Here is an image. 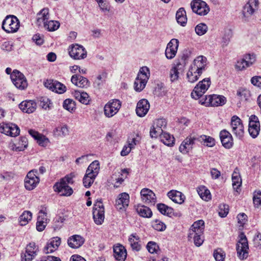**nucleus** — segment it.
Segmentation results:
<instances>
[{"instance_id": "34", "label": "nucleus", "mask_w": 261, "mask_h": 261, "mask_svg": "<svg viewBox=\"0 0 261 261\" xmlns=\"http://www.w3.org/2000/svg\"><path fill=\"white\" fill-rule=\"evenodd\" d=\"M167 195L173 202L178 204H182L185 199V195L181 192L176 190L169 191Z\"/></svg>"}, {"instance_id": "38", "label": "nucleus", "mask_w": 261, "mask_h": 261, "mask_svg": "<svg viewBox=\"0 0 261 261\" xmlns=\"http://www.w3.org/2000/svg\"><path fill=\"white\" fill-rule=\"evenodd\" d=\"M201 74V72L193 70V68L190 67L187 73V79L189 83H194L198 80Z\"/></svg>"}, {"instance_id": "47", "label": "nucleus", "mask_w": 261, "mask_h": 261, "mask_svg": "<svg viewBox=\"0 0 261 261\" xmlns=\"http://www.w3.org/2000/svg\"><path fill=\"white\" fill-rule=\"evenodd\" d=\"M159 136H160L161 141L165 145L171 146L174 143V137L169 134L163 132V133L159 134Z\"/></svg>"}, {"instance_id": "53", "label": "nucleus", "mask_w": 261, "mask_h": 261, "mask_svg": "<svg viewBox=\"0 0 261 261\" xmlns=\"http://www.w3.org/2000/svg\"><path fill=\"white\" fill-rule=\"evenodd\" d=\"M140 137L138 134H134L131 137H129L127 139V144L132 148H134L135 146L138 144L140 141Z\"/></svg>"}, {"instance_id": "45", "label": "nucleus", "mask_w": 261, "mask_h": 261, "mask_svg": "<svg viewBox=\"0 0 261 261\" xmlns=\"http://www.w3.org/2000/svg\"><path fill=\"white\" fill-rule=\"evenodd\" d=\"M236 169L232 174V181L233 188L237 190L242 185V179L240 173Z\"/></svg>"}, {"instance_id": "26", "label": "nucleus", "mask_w": 261, "mask_h": 261, "mask_svg": "<svg viewBox=\"0 0 261 261\" xmlns=\"http://www.w3.org/2000/svg\"><path fill=\"white\" fill-rule=\"evenodd\" d=\"M61 242V238L58 237L51 238L44 247V253L46 254L50 253L57 250L60 245Z\"/></svg>"}, {"instance_id": "42", "label": "nucleus", "mask_w": 261, "mask_h": 261, "mask_svg": "<svg viewBox=\"0 0 261 261\" xmlns=\"http://www.w3.org/2000/svg\"><path fill=\"white\" fill-rule=\"evenodd\" d=\"M156 206L159 211L164 215L171 217L174 214L173 209L165 204L159 203Z\"/></svg>"}, {"instance_id": "29", "label": "nucleus", "mask_w": 261, "mask_h": 261, "mask_svg": "<svg viewBox=\"0 0 261 261\" xmlns=\"http://www.w3.org/2000/svg\"><path fill=\"white\" fill-rule=\"evenodd\" d=\"M114 256L118 261H124L127 253L125 247L122 245L114 246L113 248Z\"/></svg>"}, {"instance_id": "10", "label": "nucleus", "mask_w": 261, "mask_h": 261, "mask_svg": "<svg viewBox=\"0 0 261 261\" xmlns=\"http://www.w3.org/2000/svg\"><path fill=\"white\" fill-rule=\"evenodd\" d=\"M37 169H33L29 171L24 179V187L28 190L34 189L40 182V178L37 175Z\"/></svg>"}, {"instance_id": "12", "label": "nucleus", "mask_w": 261, "mask_h": 261, "mask_svg": "<svg viewBox=\"0 0 261 261\" xmlns=\"http://www.w3.org/2000/svg\"><path fill=\"white\" fill-rule=\"evenodd\" d=\"M198 139L197 136L190 135L181 142L179 147V151L184 154L188 153L193 149L195 142Z\"/></svg>"}, {"instance_id": "6", "label": "nucleus", "mask_w": 261, "mask_h": 261, "mask_svg": "<svg viewBox=\"0 0 261 261\" xmlns=\"http://www.w3.org/2000/svg\"><path fill=\"white\" fill-rule=\"evenodd\" d=\"M211 83L210 78H205L200 81L192 92L191 94L192 97L196 99L203 95L210 87Z\"/></svg>"}, {"instance_id": "62", "label": "nucleus", "mask_w": 261, "mask_h": 261, "mask_svg": "<svg viewBox=\"0 0 261 261\" xmlns=\"http://www.w3.org/2000/svg\"><path fill=\"white\" fill-rule=\"evenodd\" d=\"M170 80L171 82L176 81L179 77V72L176 66L173 67L170 70Z\"/></svg>"}, {"instance_id": "23", "label": "nucleus", "mask_w": 261, "mask_h": 261, "mask_svg": "<svg viewBox=\"0 0 261 261\" xmlns=\"http://www.w3.org/2000/svg\"><path fill=\"white\" fill-rule=\"evenodd\" d=\"M259 2L258 0H249L244 6L243 13L244 16L252 15L258 10Z\"/></svg>"}, {"instance_id": "13", "label": "nucleus", "mask_w": 261, "mask_h": 261, "mask_svg": "<svg viewBox=\"0 0 261 261\" xmlns=\"http://www.w3.org/2000/svg\"><path fill=\"white\" fill-rule=\"evenodd\" d=\"M193 12L199 15H205L210 11V8L205 2L201 0H194L191 3Z\"/></svg>"}, {"instance_id": "22", "label": "nucleus", "mask_w": 261, "mask_h": 261, "mask_svg": "<svg viewBox=\"0 0 261 261\" xmlns=\"http://www.w3.org/2000/svg\"><path fill=\"white\" fill-rule=\"evenodd\" d=\"M53 188L54 191L61 196H69L73 193V190L70 187L61 181L56 182Z\"/></svg>"}, {"instance_id": "25", "label": "nucleus", "mask_w": 261, "mask_h": 261, "mask_svg": "<svg viewBox=\"0 0 261 261\" xmlns=\"http://www.w3.org/2000/svg\"><path fill=\"white\" fill-rule=\"evenodd\" d=\"M221 142L223 147L227 149L231 148L233 144V138L230 133L226 129L220 133Z\"/></svg>"}, {"instance_id": "59", "label": "nucleus", "mask_w": 261, "mask_h": 261, "mask_svg": "<svg viewBox=\"0 0 261 261\" xmlns=\"http://www.w3.org/2000/svg\"><path fill=\"white\" fill-rule=\"evenodd\" d=\"M229 212V206L225 204H220L219 206V215L221 217H225Z\"/></svg>"}, {"instance_id": "24", "label": "nucleus", "mask_w": 261, "mask_h": 261, "mask_svg": "<svg viewBox=\"0 0 261 261\" xmlns=\"http://www.w3.org/2000/svg\"><path fill=\"white\" fill-rule=\"evenodd\" d=\"M150 108V104L146 99L140 100L137 104L136 109L137 115L140 117L145 116L148 113Z\"/></svg>"}, {"instance_id": "49", "label": "nucleus", "mask_w": 261, "mask_h": 261, "mask_svg": "<svg viewBox=\"0 0 261 261\" xmlns=\"http://www.w3.org/2000/svg\"><path fill=\"white\" fill-rule=\"evenodd\" d=\"M199 139L197 141L203 142V144L208 147H213L215 145V140L211 136L201 135L198 137Z\"/></svg>"}, {"instance_id": "43", "label": "nucleus", "mask_w": 261, "mask_h": 261, "mask_svg": "<svg viewBox=\"0 0 261 261\" xmlns=\"http://www.w3.org/2000/svg\"><path fill=\"white\" fill-rule=\"evenodd\" d=\"M32 219V213L29 211H25L20 216L19 222L21 226L26 225Z\"/></svg>"}, {"instance_id": "17", "label": "nucleus", "mask_w": 261, "mask_h": 261, "mask_svg": "<svg viewBox=\"0 0 261 261\" xmlns=\"http://www.w3.org/2000/svg\"><path fill=\"white\" fill-rule=\"evenodd\" d=\"M260 130V123L258 118L255 115H251L249 118L248 132L250 136L256 138L259 134Z\"/></svg>"}, {"instance_id": "20", "label": "nucleus", "mask_w": 261, "mask_h": 261, "mask_svg": "<svg viewBox=\"0 0 261 261\" xmlns=\"http://www.w3.org/2000/svg\"><path fill=\"white\" fill-rule=\"evenodd\" d=\"M207 59L203 56L197 57L191 65L190 67L201 73L206 69Z\"/></svg>"}, {"instance_id": "32", "label": "nucleus", "mask_w": 261, "mask_h": 261, "mask_svg": "<svg viewBox=\"0 0 261 261\" xmlns=\"http://www.w3.org/2000/svg\"><path fill=\"white\" fill-rule=\"evenodd\" d=\"M85 239L80 235H73L68 239L67 243L72 248H78L84 243Z\"/></svg>"}, {"instance_id": "27", "label": "nucleus", "mask_w": 261, "mask_h": 261, "mask_svg": "<svg viewBox=\"0 0 261 261\" xmlns=\"http://www.w3.org/2000/svg\"><path fill=\"white\" fill-rule=\"evenodd\" d=\"M29 133L37 141L38 144L41 146L46 147L50 143L49 139L47 137L35 130L30 129L29 130Z\"/></svg>"}, {"instance_id": "41", "label": "nucleus", "mask_w": 261, "mask_h": 261, "mask_svg": "<svg viewBox=\"0 0 261 261\" xmlns=\"http://www.w3.org/2000/svg\"><path fill=\"white\" fill-rule=\"evenodd\" d=\"M177 22L182 26H184L187 21L186 13L184 8H179L176 13Z\"/></svg>"}, {"instance_id": "30", "label": "nucleus", "mask_w": 261, "mask_h": 261, "mask_svg": "<svg viewBox=\"0 0 261 261\" xmlns=\"http://www.w3.org/2000/svg\"><path fill=\"white\" fill-rule=\"evenodd\" d=\"M209 106L218 107L225 104L226 98L223 95L213 94L209 95Z\"/></svg>"}, {"instance_id": "56", "label": "nucleus", "mask_w": 261, "mask_h": 261, "mask_svg": "<svg viewBox=\"0 0 261 261\" xmlns=\"http://www.w3.org/2000/svg\"><path fill=\"white\" fill-rule=\"evenodd\" d=\"M107 78V73L106 71H102L97 76L95 83L100 88L105 83Z\"/></svg>"}, {"instance_id": "15", "label": "nucleus", "mask_w": 261, "mask_h": 261, "mask_svg": "<svg viewBox=\"0 0 261 261\" xmlns=\"http://www.w3.org/2000/svg\"><path fill=\"white\" fill-rule=\"evenodd\" d=\"M167 122L165 119H156L153 124L152 127L150 130V136L151 138H156L159 134L163 132V129L166 127Z\"/></svg>"}, {"instance_id": "14", "label": "nucleus", "mask_w": 261, "mask_h": 261, "mask_svg": "<svg viewBox=\"0 0 261 261\" xmlns=\"http://www.w3.org/2000/svg\"><path fill=\"white\" fill-rule=\"evenodd\" d=\"M0 132L7 136L16 137L19 134L20 129L15 124L2 123L0 124Z\"/></svg>"}, {"instance_id": "57", "label": "nucleus", "mask_w": 261, "mask_h": 261, "mask_svg": "<svg viewBox=\"0 0 261 261\" xmlns=\"http://www.w3.org/2000/svg\"><path fill=\"white\" fill-rule=\"evenodd\" d=\"M152 225L153 228L157 231H163L166 228V225L165 224L158 219L155 220L152 222Z\"/></svg>"}, {"instance_id": "44", "label": "nucleus", "mask_w": 261, "mask_h": 261, "mask_svg": "<svg viewBox=\"0 0 261 261\" xmlns=\"http://www.w3.org/2000/svg\"><path fill=\"white\" fill-rule=\"evenodd\" d=\"M197 192L200 197L205 201H208L211 199V194L210 191L205 186H200L197 188Z\"/></svg>"}, {"instance_id": "61", "label": "nucleus", "mask_w": 261, "mask_h": 261, "mask_svg": "<svg viewBox=\"0 0 261 261\" xmlns=\"http://www.w3.org/2000/svg\"><path fill=\"white\" fill-rule=\"evenodd\" d=\"M248 67L249 66L244 58L238 60L236 64V68L239 70H242Z\"/></svg>"}, {"instance_id": "7", "label": "nucleus", "mask_w": 261, "mask_h": 261, "mask_svg": "<svg viewBox=\"0 0 261 261\" xmlns=\"http://www.w3.org/2000/svg\"><path fill=\"white\" fill-rule=\"evenodd\" d=\"M11 81L15 86L20 89L24 90L28 87L26 77L21 72L14 70L10 76Z\"/></svg>"}, {"instance_id": "21", "label": "nucleus", "mask_w": 261, "mask_h": 261, "mask_svg": "<svg viewBox=\"0 0 261 261\" xmlns=\"http://www.w3.org/2000/svg\"><path fill=\"white\" fill-rule=\"evenodd\" d=\"M142 201L147 204L154 205L156 202L155 194L147 188L143 189L140 192Z\"/></svg>"}, {"instance_id": "5", "label": "nucleus", "mask_w": 261, "mask_h": 261, "mask_svg": "<svg viewBox=\"0 0 261 261\" xmlns=\"http://www.w3.org/2000/svg\"><path fill=\"white\" fill-rule=\"evenodd\" d=\"M93 217L97 225H101L105 219V208L101 199L97 200L94 204Z\"/></svg>"}, {"instance_id": "33", "label": "nucleus", "mask_w": 261, "mask_h": 261, "mask_svg": "<svg viewBox=\"0 0 261 261\" xmlns=\"http://www.w3.org/2000/svg\"><path fill=\"white\" fill-rule=\"evenodd\" d=\"M19 108L27 113H32L36 109V103L33 100H25L21 102L19 105Z\"/></svg>"}, {"instance_id": "50", "label": "nucleus", "mask_w": 261, "mask_h": 261, "mask_svg": "<svg viewBox=\"0 0 261 261\" xmlns=\"http://www.w3.org/2000/svg\"><path fill=\"white\" fill-rule=\"evenodd\" d=\"M55 136L63 137L68 135L69 130L66 125H59L54 130Z\"/></svg>"}, {"instance_id": "1", "label": "nucleus", "mask_w": 261, "mask_h": 261, "mask_svg": "<svg viewBox=\"0 0 261 261\" xmlns=\"http://www.w3.org/2000/svg\"><path fill=\"white\" fill-rule=\"evenodd\" d=\"M100 170L99 162L97 160L92 162L88 166L83 178V185L89 188L93 183Z\"/></svg>"}, {"instance_id": "39", "label": "nucleus", "mask_w": 261, "mask_h": 261, "mask_svg": "<svg viewBox=\"0 0 261 261\" xmlns=\"http://www.w3.org/2000/svg\"><path fill=\"white\" fill-rule=\"evenodd\" d=\"M28 144L27 138L21 137L17 143L13 144V150L16 151H23L27 147Z\"/></svg>"}, {"instance_id": "46", "label": "nucleus", "mask_w": 261, "mask_h": 261, "mask_svg": "<svg viewBox=\"0 0 261 261\" xmlns=\"http://www.w3.org/2000/svg\"><path fill=\"white\" fill-rule=\"evenodd\" d=\"M49 17V9L48 8H45L42 9L39 13H38L37 20L38 23H40L43 22L44 23V22L48 20Z\"/></svg>"}, {"instance_id": "28", "label": "nucleus", "mask_w": 261, "mask_h": 261, "mask_svg": "<svg viewBox=\"0 0 261 261\" xmlns=\"http://www.w3.org/2000/svg\"><path fill=\"white\" fill-rule=\"evenodd\" d=\"M71 82L80 88H87L90 85V83L87 78L79 74L72 75L71 78Z\"/></svg>"}, {"instance_id": "18", "label": "nucleus", "mask_w": 261, "mask_h": 261, "mask_svg": "<svg viewBox=\"0 0 261 261\" xmlns=\"http://www.w3.org/2000/svg\"><path fill=\"white\" fill-rule=\"evenodd\" d=\"M38 247L34 242L30 243L25 248V252L21 255L22 261H31L37 255Z\"/></svg>"}, {"instance_id": "11", "label": "nucleus", "mask_w": 261, "mask_h": 261, "mask_svg": "<svg viewBox=\"0 0 261 261\" xmlns=\"http://www.w3.org/2000/svg\"><path fill=\"white\" fill-rule=\"evenodd\" d=\"M230 125L231 130L236 137L241 139L244 134V125L241 119L236 115L231 118Z\"/></svg>"}, {"instance_id": "8", "label": "nucleus", "mask_w": 261, "mask_h": 261, "mask_svg": "<svg viewBox=\"0 0 261 261\" xmlns=\"http://www.w3.org/2000/svg\"><path fill=\"white\" fill-rule=\"evenodd\" d=\"M68 52L70 57L74 60L84 59L87 57V52L83 46L73 44L69 46Z\"/></svg>"}, {"instance_id": "2", "label": "nucleus", "mask_w": 261, "mask_h": 261, "mask_svg": "<svg viewBox=\"0 0 261 261\" xmlns=\"http://www.w3.org/2000/svg\"><path fill=\"white\" fill-rule=\"evenodd\" d=\"M150 76L149 69L146 66L141 67L134 83L136 91H141L145 87Z\"/></svg>"}, {"instance_id": "54", "label": "nucleus", "mask_w": 261, "mask_h": 261, "mask_svg": "<svg viewBox=\"0 0 261 261\" xmlns=\"http://www.w3.org/2000/svg\"><path fill=\"white\" fill-rule=\"evenodd\" d=\"M63 107L69 112H72L75 109V103L71 99H66L64 101Z\"/></svg>"}, {"instance_id": "58", "label": "nucleus", "mask_w": 261, "mask_h": 261, "mask_svg": "<svg viewBox=\"0 0 261 261\" xmlns=\"http://www.w3.org/2000/svg\"><path fill=\"white\" fill-rule=\"evenodd\" d=\"M195 31L198 35L201 36L207 32V27L205 24L201 23L196 26Z\"/></svg>"}, {"instance_id": "4", "label": "nucleus", "mask_w": 261, "mask_h": 261, "mask_svg": "<svg viewBox=\"0 0 261 261\" xmlns=\"http://www.w3.org/2000/svg\"><path fill=\"white\" fill-rule=\"evenodd\" d=\"M236 249L237 255L240 259L247 258L248 256L249 247L247 239L244 234H241L240 239L237 244Z\"/></svg>"}, {"instance_id": "48", "label": "nucleus", "mask_w": 261, "mask_h": 261, "mask_svg": "<svg viewBox=\"0 0 261 261\" xmlns=\"http://www.w3.org/2000/svg\"><path fill=\"white\" fill-rule=\"evenodd\" d=\"M204 228V222L202 220H199L193 223L190 230L197 232V234H203Z\"/></svg>"}, {"instance_id": "36", "label": "nucleus", "mask_w": 261, "mask_h": 261, "mask_svg": "<svg viewBox=\"0 0 261 261\" xmlns=\"http://www.w3.org/2000/svg\"><path fill=\"white\" fill-rule=\"evenodd\" d=\"M203 234H197V232L193 231L192 230H189V233L188 235V240L190 241L191 239L193 240L194 244L197 246H200L203 243Z\"/></svg>"}, {"instance_id": "60", "label": "nucleus", "mask_w": 261, "mask_h": 261, "mask_svg": "<svg viewBox=\"0 0 261 261\" xmlns=\"http://www.w3.org/2000/svg\"><path fill=\"white\" fill-rule=\"evenodd\" d=\"M37 220L42 222H47V223H48L49 219L47 218V210L46 208L40 210Z\"/></svg>"}, {"instance_id": "63", "label": "nucleus", "mask_w": 261, "mask_h": 261, "mask_svg": "<svg viewBox=\"0 0 261 261\" xmlns=\"http://www.w3.org/2000/svg\"><path fill=\"white\" fill-rule=\"evenodd\" d=\"M146 248L150 253H153L156 252L159 247L156 243L154 242L150 241L147 244Z\"/></svg>"}, {"instance_id": "52", "label": "nucleus", "mask_w": 261, "mask_h": 261, "mask_svg": "<svg viewBox=\"0 0 261 261\" xmlns=\"http://www.w3.org/2000/svg\"><path fill=\"white\" fill-rule=\"evenodd\" d=\"M237 95L242 101H246L250 97V91L246 89H239L237 91Z\"/></svg>"}, {"instance_id": "19", "label": "nucleus", "mask_w": 261, "mask_h": 261, "mask_svg": "<svg viewBox=\"0 0 261 261\" xmlns=\"http://www.w3.org/2000/svg\"><path fill=\"white\" fill-rule=\"evenodd\" d=\"M179 41L176 39H172L167 44L165 56L168 59H173L176 55L178 47Z\"/></svg>"}, {"instance_id": "3", "label": "nucleus", "mask_w": 261, "mask_h": 261, "mask_svg": "<svg viewBox=\"0 0 261 261\" xmlns=\"http://www.w3.org/2000/svg\"><path fill=\"white\" fill-rule=\"evenodd\" d=\"M19 21L14 15H7L2 22V29L7 33L16 32L19 28Z\"/></svg>"}, {"instance_id": "51", "label": "nucleus", "mask_w": 261, "mask_h": 261, "mask_svg": "<svg viewBox=\"0 0 261 261\" xmlns=\"http://www.w3.org/2000/svg\"><path fill=\"white\" fill-rule=\"evenodd\" d=\"M60 26V23L58 21L49 20L44 22V28L49 31L57 30Z\"/></svg>"}, {"instance_id": "31", "label": "nucleus", "mask_w": 261, "mask_h": 261, "mask_svg": "<svg viewBox=\"0 0 261 261\" xmlns=\"http://www.w3.org/2000/svg\"><path fill=\"white\" fill-rule=\"evenodd\" d=\"M129 202V196L126 193L120 194L116 200V206L117 209L122 210L127 207Z\"/></svg>"}, {"instance_id": "40", "label": "nucleus", "mask_w": 261, "mask_h": 261, "mask_svg": "<svg viewBox=\"0 0 261 261\" xmlns=\"http://www.w3.org/2000/svg\"><path fill=\"white\" fill-rule=\"evenodd\" d=\"M138 214L142 217L150 218L152 215L151 210L147 206L139 205L136 208Z\"/></svg>"}, {"instance_id": "55", "label": "nucleus", "mask_w": 261, "mask_h": 261, "mask_svg": "<svg viewBox=\"0 0 261 261\" xmlns=\"http://www.w3.org/2000/svg\"><path fill=\"white\" fill-rule=\"evenodd\" d=\"M226 254L221 248H217L214 251L213 256L216 261H224Z\"/></svg>"}, {"instance_id": "37", "label": "nucleus", "mask_w": 261, "mask_h": 261, "mask_svg": "<svg viewBox=\"0 0 261 261\" xmlns=\"http://www.w3.org/2000/svg\"><path fill=\"white\" fill-rule=\"evenodd\" d=\"M73 95L76 99L79 100L83 104L88 105L90 101V97L89 95L84 92L80 91H75Z\"/></svg>"}, {"instance_id": "64", "label": "nucleus", "mask_w": 261, "mask_h": 261, "mask_svg": "<svg viewBox=\"0 0 261 261\" xmlns=\"http://www.w3.org/2000/svg\"><path fill=\"white\" fill-rule=\"evenodd\" d=\"M244 59L246 61L248 65L250 66L255 62L256 56L254 54H248L244 56Z\"/></svg>"}, {"instance_id": "16", "label": "nucleus", "mask_w": 261, "mask_h": 261, "mask_svg": "<svg viewBox=\"0 0 261 261\" xmlns=\"http://www.w3.org/2000/svg\"><path fill=\"white\" fill-rule=\"evenodd\" d=\"M44 85L48 89L59 94H62L66 91V86L57 81L47 80L44 82Z\"/></svg>"}, {"instance_id": "9", "label": "nucleus", "mask_w": 261, "mask_h": 261, "mask_svg": "<svg viewBox=\"0 0 261 261\" xmlns=\"http://www.w3.org/2000/svg\"><path fill=\"white\" fill-rule=\"evenodd\" d=\"M121 106V101L116 99H111L104 107V114L108 118H111L116 115Z\"/></svg>"}, {"instance_id": "35", "label": "nucleus", "mask_w": 261, "mask_h": 261, "mask_svg": "<svg viewBox=\"0 0 261 261\" xmlns=\"http://www.w3.org/2000/svg\"><path fill=\"white\" fill-rule=\"evenodd\" d=\"M128 241L132 249L136 251H139L141 249V245L140 243V238L136 233L132 234L128 238Z\"/></svg>"}]
</instances>
